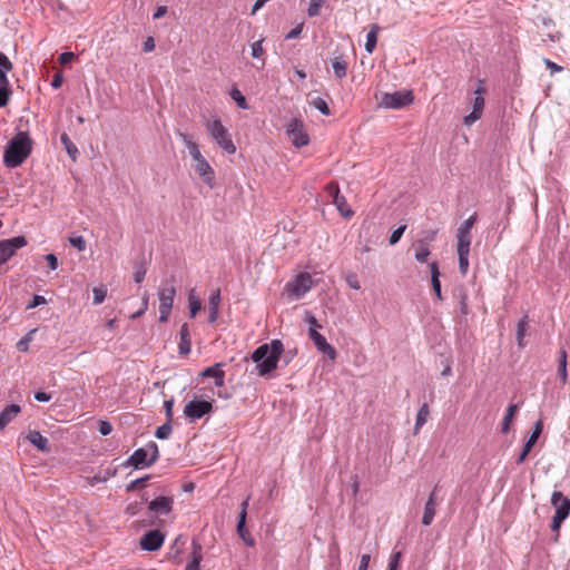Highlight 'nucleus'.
<instances>
[{"label": "nucleus", "instance_id": "774afa93", "mask_svg": "<svg viewBox=\"0 0 570 570\" xmlns=\"http://www.w3.org/2000/svg\"><path fill=\"white\" fill-rule=\"evenodd\" d=\"M35 399L38 402H48L51 400V395L49 393H46L43 391H38L35 393Z\"/></svg>", "mask_w": 570, "mask_h": 570}, {"label": "nucleus", "instance_id": "6ab92c4d", "mask_svg": "<svg viewBox=\"0 0 570 570\" xmlns=\"http://www.w3.org/2000/svg\"><path fill=\"white\" fill-rule=\"evenodd\" d=\"M222 364L216 363L213 366L206 367L200 372L203 377H213L215 385L222 387L225 384V372L220 368Z\"/></svg>", "mask_w": 570, "mask_h": 570}, {"label": "nucleus", "instance_id": "e2e57ef3", "mask_svg": "<svg viewBox=\"0 0 570 570\" xmlns=\"http://www.w3.org/2000/svg\"><path fill=\"white\" fill-rule=\"evenodd\" d=\"M370 561H371V556L370 554H367V553L362 554L361 559H360V563H358L357 570H367Z\"/></svg>", "mask_w": 570, "mask_h": 570}, {"label": "nucleus", "instance_id": "4468645a", "mask_svg": "<svg viewBox=\"0 0 570 570\" xmlns=\"http://www.w3.org/2000/svg\"><path fill=\"white\" fill-rule=\"evenodd\" d=\"M308 337L313 341L317 351L326 355L331 361H335L336 351L335 348L326 341L325 336H323L318 331H308Z\"/></svg>", "mask_w": 570, "mask_h": 570}, {"label": "nucleus", "instance_id": "dca6fc26", "mask_svg": "<svg viewBox=\"0 0 570 570\" xmlns=\"http://www.w3.org/2000/svg\"><path fill=\"white\" fill-rule=\"evenodd\" d=\"M476 223V213L472 214L469 218H466L456 230V244H465L471 245L472 235L471 230Z\"/></svg>", "mask_w": 570, "mask_h": 570}, {"label": "nucleus", "instance_id": "412c9836", "mask_svg": "<svg viewBox=\"0 0 570 570\" xmlns=\"http://www.w3.org/2000/svg\"><path fill=\"white\" fill-rule=\"evenodd\" d=\"M27 440L41 452L48 453L51 450L49 440L38 431H30Z\"/></svg>", "mask_w": 570, "mask_h": 570}, {"label": "nucleus", "instance_id": "7c9ffc66", "mask_svg": "<svg viewBox=\"0 0 570 570\" xmlns=\"http://www.w3.org/2000/svg\"><path fill=\"white\" fill-rule=\"evenodd\" d=\"M188 307L190 317H195L202 308V302L197 296L195 289H191L188 294Z\"/></svg>", "mask_w": 570, "mask_h": 570}, {"label": "nucleus", "instance_id": "de8ad7c7", "mask_svg": "<svg viewBox=\"0 0 570 570\" xmlns=\"http://www.w3.org/2000/svg\"><path fill=\"white\" fill-rule=\"evenodd\" d=\"M11 90L8 86H0V108L4 107L10 98Z\"/></svg>", "mask_w": 570, "mask_h": 570}, {"label": "nucleus", "instance_id": "ea45409f", "mask_svg": "<svg viewBox=\"0 0 570 570\" xmlns=\"http://www.w3.org/2000/svg\"><path fill=\"white\" fill-rule=\"evenodd\" d=\"M311 104L317 110H320L323 115H325V116H330L331 115L330 108H328L326 101L323 98H321V97L314 98L311 101Z\"/></svg>", "mask_w": 570, "mask_h": 570}, {"label": "nucleus", "instance_id": "b1692460", "mask_svg": "<svg viewBox=\"0 0 570 570\" xmlns=\"http://www.w3.org/2000/svg\"><path fill=\"white\" fill-rule=\"evenodd\" d=\"M431 272V283L433 292L439 301H442L440 271L436 262H432L429 265Z\"/></svg>", "mask_w": 570, "mask_h": 570}, {"label": "nucleus", "instance_id": "f8f14e48", "mask_svg": "<svg viewBox=\"0 0 570 570\" xmlns=\"http://www.w3.org/2000/svg\"><path fill=\"white\" fill-rule=\"evenodd\" d=\"M484 92H485V89L482 85V81L480 80L479 87L474 91L475 97L473 99V109L468 116L464 117V119H463L464 125L471 126L472 124H474L476 120H479L482 117V112H483V108H484V104H485L484 97H483Z\"/></svg>", "mask_w": 570, "mask_h": 570}, {"label": "nucleus", "instance_id": "4be33fe9", "mask_svg": "<svg viewBox=\"0 0 570 570\" xmlns=\"http://www.w3.org/2000/svg\"><path fill=\"white\" fill-rule=\"evenodd\" d=\"M470 246L465 244H456V252L459 258V271L462 275H466L469 271V256H470Z\"/></svg>", "mask_w": 570, "mask_h": 570}, {"label": "nucleus", "instance_id": "bb28decb", "mask_svg": "<svg viewBox=\"0 0 570 570\" xmlns=\"http://www.w3.org/2000/svg\"><path fill=\"white\" fill-rule=\"evenodd\" d=\"M237 533L240 537V539L244 541V543L248 547H253L255 544V540L249 533V531L246 529V521H244V517L238 518L237 520V527H236Z\"/></svg>", "mask_w": 570, "mask_h": 570}, {"label": "nucleus", "instance_id": "4d7b16f0", "mask_svg": "<svg viewBox=\"0 0 570 570\" xmlns=\"http://www.w3.org/2000/svg\"><path fill=\"white\" fill-rule=\"evenodd\" d=\"M165 413L167 421L173 420V407H174V399L166 400L164 402Z\"/></svg>", "mask_w": 570, "mask_h": 570}, {"label": "nucleus", "instance_id": "9d476101", "mask_svg": "<svg viewBox=\"0 0 570 570\" xmlns=\"http://www.w3.org/2000/svg\"><path fill=\"white\" fill-rule=\"evenodd\" d=\"M286 134L292 144L297 148L304 147L309 142V137L299 119H292L286 125Z\"/></svg>", "mask_w": 570, "mask_h": 570}, {"label": "nucleus", "instance_id": "864d4df0", "mask_svg": "<svg viewBox=\"0 0 570 570\" xmlns=\"http://www.w3.org/2000/svg\"><path fill=\"white\" fill-rule=\"evenodd\" d=\"M13 68V65L12 62L9 60V58L0 51V70H3V71H11Z\"/></svg>", "mask_w": 570, "mask_h": 570}, {"label": "nucleus", "instance_id": "bf43d9fd", "mask_svg": "<svg viewBox=\"0 0 570 570\" xmlns=\"http://www.w3.org/2000/svg\"><path fill=\"white\" fill-rule=\"evenodd\" d=\"M146 276V268L144 266L136 267L134 272V281L136 283H141Z\"/></svg>", "mask_w": 570, "mask_h": 570}, {"label": "nucleus", "instance_id": "7ed1b4c3", "mask_svg": "<svg viewBox=\"0 0 570 570\" xmlns=\"http://www.w3.org/2000/svg\"><path fill=\"white\" fill-rule=\"evenodd\" d=\"M206 128L210 137L227 154L236 153V146L232 140V136L227 128L222 124L220 119H213L206 122Z\"/></svg>", "mask_w": 570, "mask_h": 570}, {"label": "nucleus", "instance_id": "20e7f679", "mask_svg": "<svg viewBox=\"0 0 570 570\" xmlns=\"http://www.w3.org/2000/svg\"><path fill=\"white\" fill-rule=\"evenodd\" d=\"M158 459V445L155 442H149L144 448L137 449L127 460L126 465L136 469L148 468L153 465Z\"/></svg>", "mask_w": 570, "mask_h": 570}, {"label": "nucleus", "instance_id": "c756f323", "mask_svg": "<svg viewBox=\"0 0 570 570\" xmlns=\"http://www.w3.org/2000/svg\"><path fill=\"white\" fill-rule=\"evenodd\" d=\"M558 374L562 382V384H566L568 381V371H567V351L561 348L559 353V360H558Z\"/></svg>", "mask_w": 570, "mask_h": 570}, {"label": "nucleus", "instance_id": "0e129e2a", "mask_svg": "<svg viewBox=\"0 0 570 570\" xmlns=\"http://www.w3.org/2000/svg\"><path fill=\"white\" fill-rule=\"evenodd\" d=\"M303 26H304L303 23L297 24L295 28H293V29H292V30L286 35V37H285V38H286V39H295V38H297V37L301 35L302 30H303Z\"/></svg>", "mask_w": 570, "mask_h": 570}, {"label": "nucleus", "instance_id": "052dcab7", "mask_svg": "<svg viewBox=\"0 0 570 570\" xmlns=\"http://www.w3.org/2000/svg\"><path fill=\"white\" fill-rule=\"evenodd\" d=\"M43 304H46V298L42 295H35L32 301L27 305V308H35Z\"/></svg>", "mask_w": 570, "mask_h": 570}, {"label": "nucleus", "instance_id": "3c124183", "mask_svg": "<svg viewBox=\"0 0 570 570\" xmlns=\"http://www.w3.org/2000/svg\"><path fill=\"white\" fill-rule=\"evenodd\" d=\"M230 95H232V98L237 102L239 108H243V109L247 108L246 98L242 95V92L239 90L235 89L232 91Z\"/></svg>", "mask_w": 570, "mask_h": 570}, {"label": "nucleus", "instance_id": "9b49d317", "mask_svg": "<svg viewBox=\"0 0 570 570\" xmlns=\"http://www.w3.org/2000/svg\"><path fill=\"white\" fill-rule=\"evenodd\" d=\"M213 410V403L205 400H193L188 402L184 407V414L191 422H195Z\"/></svg>", "mask_w": 570, "mask_h": 570}, {"label": "nucleus", "instance_id": "393cba45", "mask_svg": "<svg viewBox=\"0 0 570 570\" xmlns=\"http://www.w3.org/2000/svg\"><path fill=\"white\" fill-rule=\"evenodd\" d=\"M220 303V293L219 291L213 293L209 297L208 305H209V312H208V322L215 323L218 318V307Z\"/></svg>", "mask_w": 570, "mask_h": 570}, {"label": "nucleus", "instance_id": "cd10ccee", "mask_svg": "<svg viewBox=\"0 0 570 570\" xmlns=\"http://www.w3.org/2000/svg\"><path fill=\"white\" fill-rule=\"evenodd\" d=\"M380 31H381V27L379 24L373 23L371 26L370 31L366 37V42H365V50L368 53H372L374 51L376 43H377V35Z\"/></svg>", "mask_w": 570, "mask_h": 570}, {"label": "nucleus", "instance_id": "ddd939ff", "mask_svg": "<svg viewBox=\"0 0 570 570\" xmlns=\"http://www.w3.org/2000/svg\"><path fill=\"white\" fill-rule=\"evenodd\" d=\"M165 541V535L159 530H150L146 532L140 539V548L145 551L159 550Z\"/></svg>", "mask_w": 570, "mask_h": 570}, {"label": "nucleus", "instance_id": "4c0bfd02", "mask_svg": "<svg viewBox=\"0 0 570 570\" xmlns=\"http://www.w3.org/2000/svg\"><path fill=\"white\" fill-rule=\"evenodd\" d=\"M171 431H173L171 421H167L165 424L160 425L156 430L155 435H156V438H158L160 440H166L171 434Z\"/></svg>", "mask_w": 570, "mask_h": 570}, {"label": "nucleus", "instance_id": "6e6552de", "mask_svg": "<svg viewBox=\"0 0 570 570\" xmlns=\"http://www.w3.org/2000/svg\"><path fill=\"white\" fill-rule=\"evenodd\" d=\"M27 245L24 236H14L0 240V266L13 257L18 249Z\"/></svg>", "mask_w": 570, "mask_h": 570}, {"label": "nucleus", "instance_id": "8fccbe9b", "mask_svg": "<svg viewBox=\"0 0 570 570\" xmlns=\"http://www.w3.org/2000/svg\"><path fill=\"white\" fill-rule=\"evenodd\" d=\"M98 431L104 436L109 435L112 432V425L109 421L101 420L98 423Z\"/></svg>", "mask_w": 570, "mask_h": 570}, {"label": "nucleus", "instance_id": "c85d7f7f", "mask_svg": "<svg viewBox=\"0 0 570 570\" xmlns=\"http://www.w3.org/2000/svg\"><path fill=\"white\" fill-rule=\"evenodd\" d=\"M430 415V410L426 403H423L422 406L419 409L416 413L415 419V425H414V433L416 434L422 426L426 423V420Z\"/></svg>", "mask_w": 570, "mask_h": 570}, {"label": "nucleus", "instance_id": "a19ab883", "mask_svg": "<svg viewBox=\"0 0 570 570\" xmlns=\"http://www.w3.org/2000/svg\"><path fill=\"white\" fill-rule=\"evenodd\" d=\"M430 255V248L425 244H421L415 252V259L420 263L426 262L428 257Z\"/></svg>", "mask_w": 570, "mask_h": 570}, {"label": "nucleus", "instance_id": "72a5a7b5", "mask_svg": "<svg viewBox=\"0 0 570 570\" xmlns=\"http://www.w3.org/2000/svg\"><path fill=\"white\" fill-rule=\"evenodd\" d=\"M543 430V422L542 420H538L533 425V431L531 435L529 436L528 441L524 443V446H528L529 449H532V446L538 441L541 432Z\"/></svg>", "mask_w": 570, "mask_h": 570}, {"label": "nucleus", "instance_id": "473e14b6", "mask_svg": "<svg viewBox=\"0 0 570 570\" xmlns=\"http://www.w3.org/2000/svg\"><path fill=\"white\" fill-rule=\"evenodd\" d=\"M517 410H518V405L517 404H511L507 409V413H505V415L503 417V421H502V424H501V431L503 433H507L510 430V425H511V422L513 420V416H514Z\"/></svg>", "mask_w": 570, "mask_h": 570}, {"label": "nucleus", "instance_id": "58836bf2", "mask_svg": "<svg viewBox=\"0 0 570 570\" xmlns=\"http://www.w3.org/2000/svg\"><path fill=\"white\" fill-rule=\"evenodd\" d=\"M193 166L200 176H206L212 170L204 157L199 158V160H195Z\"/></svg>", "mask_w": 570, "mask_h": 570}, {"label": "nucleus", "instance_id": "13d9d810", "mask_svg": "<svg viewBox=\"0 0 570 570\" xmlns=\"http://www.w3.org/2000/svg\"><path fill=\"white\" fill-rule=\"evenodd\" d=\"M75 53L71 52V51H66V52H62L59 57H58V61L61 63V65H67L69 63L70 61H72L75 59Z\"/></svg>", "mask_w": 570, "mask_h": 570}, {"label": "nucleus", "instance_id": "6e6d98bb", "mask_svg": "<svg viewBox=\"0 0 570 570\" xmlns=\"http://www.w3.org/2000/svg\"><path fill=\"white\" fill-rule=\"evenodd\" d=\"M147 480H148V476L132 480L129 484H127V491H134L137 488L142 487Z\"/></svg>", "mask_w": 570, "mask_h": 570}, {"label": "nucleus", "instance_id": "a18cd8bd", "mask_svg": "<svg viewBox=\"0 0 570 570\" xmlns=\"http://www.w3.org/2000/svg\"><path fill=\"white\" fill-rule=\"evenodd\" d=\"M252 57L256 59H263L265 50L263 48V40H257L252 43Z\"/></svg>", "mask_w": 570, "mask_h": 570}, {"label": "nucleus", "instance_id": "f3484780", "mask_svg": "<svg viewBox=\"0 0 570 570\" xmlns=\"http://www.w3.org/2000/svg\"><path fill=\"white\" fill-rule=\"evenodd\" d=\"M174 500L169 497H157L148 503L149 511L159 514L167 515L173 510Z\"/></svg>", "mask_w": 570, "mask_h": 570}, {"label": "nucleus", "instance_id": "5fc2aeb1", "mask_svg": "<svg viewBox=\"0 0 570 570\" xmlns=\"http://www.w3.org/2000/svg\"><path fill=\"white\" fill-rule=\"evenodd\" d=\"M46 262L51 271H56L59 266L58 258L55 254H47L45 256Z\"/></svg>", "mask_w": 570, "mask_h": 570}, {"label": "nucleus", "instance_id": "f257e3e1", "mask_svg": "<svg viewBox=\"0 0 570 570\" xmlns=\"http://www.w3.org/2000/svg\"><path fill=\"white\" fill-rule=\"evenodd\" d=\"M283 352L284 345L281 340H273L271 343L259 345L252 354L257 374L264 377L273 372L277 367Z\"/></svg>", "mask_w": 570, "mask_h": 570}, {"label": "nucleus", "instance_id": "09e8293b", "mask_svg": "<svg viewBox=\"0 0 570 570\" xmlns=\"http://www.w3.org/2000/svg\"><path fill=\"white\" fill-rule=\"evenodd\" d=\"M406 229V225H402L394 229L390 236V245H395L400 238L402 237L404 230Z\"/></svg>", "mask_w": 570, "mask_h": 570}, {"label": "nucleus", "instance_id": "2f4dec72", "mask_svg": "<svg viewBox=\"0 0 570 570\" xmlns=\"http://www.w3.org/2000/svg\"><path fill=\"white\" fill-rule=\"evenodd\" d=\"M332 67H333L336 78L342 79L346 76L347 63L343 58H341V57L334 58V60L332 61Z\"/></svg>", "mask_w": 570, "mask_h": 570}, {"label": "nucleus", "instance_id": "79ce46f5", "mask_svg": "<svg viewBox=\"0 0 570 570\" xmlns=\"http://www.w3.org/2000/svg\"><path fill=\"white\" fill-rule=\"evenodd\" d=\"M61 142L63 144L67 153L72 157L75 158L76 154L78 153V149L77 147L72 144V141L70 140V138L68 137L67 134H62L61 135Z\"/></svg>", "mask_w": 570, "mask_h": 570}, {"label": "nucleus", "instance_id": "2eb2a0df", "mask_svg": "<svg viewBox=\"0 0 570 570\" xmlns=\"http://www.w3.org/2000/svg\"><path fill=\"white\" fill-rule=\"evenodd\" d=\"M551 503L556 508L554 517L564 521L570 513V499L566 498L562 492L554 491L551 495Z\"/></svg>", "mask_w": 570, "mask_h": 570}, {"label": "nucleus", "instance_id": "a211bd4d", "mask_svg": "<svg viewBox=\"0 0 570 570\" xmlns=\"http://www.w3.org/2000/svg\"><path fill=\"white\" fill-rule=\"evenodd\" d=\"M436 488L430 493L428 501L425 502L424 512L422 517V524L429 527L436 513Z\"/></svg>", "mask_w": 570, "mask_h": 570}, {"label": "nucleus", "instance_id": "0eeeda50", "mask_svg": "<svg viewBox=\"0 0 570 570\" xmlns=\"http://www.w3.org/2000/svg\"><path fill=\"white\" fill-rule=\"evenodd\" d=\"M313 287V278L307 273H299L293 281L286 284V291L294 298L303 297Z\"/></svg>", "mask_w": 570, "mask_h": 570}, {"label": "nucleus", "instance_id": "49530a36", "mask_svg": "<svg viewBox=\"0 0 570 570\" xmlns=\"http://www.w3.org/2000/svg\"><path fill=\"white\" fill-rule=\"evenodd\" d=\"M69 243L72 247L77 248L79 252H82L86 249V240L82 236L70 237Z\"/></svg>", "mask_w": 570, "mask_h": 570}, {"label": "nucleus", "instance_id": "a878e982", "mask_svg": "<svg viewBox=\"0 0 570 570\" xmlns=\"http://www.w3.org/2000/svg\"><path fill=\"white\" fill-rule=\"evenodd\" d=\"M203 560L202 547L199 544L193 546L191 558L185 567V570H200V562Z\"/></svg>", "mask_w": 570, "mask_h": 570}, {"label": "nucleus", "instance_id": "f03ea898", "mask_svg": "<svg viewBox=\"0 0 570 570\" xmlns=\"http://www.w3.org/2000/svg\"><path fill=\"white\" fill-rule=\"evenodd\" d=\"M31 139L27 132H18L9 142L4 153V163L9 167L21 165L31 153Z\"/></svg>", "mask_w": 570, "mask_h": 570}, {"label": "nucleus", "instance_id": "338daca9", "mask_svg": "<svg viewBox=\"0 0 570 570\" xmlns=\"http://www.w3.org/2000/svg\"><path fill=\"white\" fill-rule=\"evenodd\" d=\"M544 65L547 66V68L552 72H559L562 70V67L557 65L556 62L549 60V59H544Z\"/></svg>", "mask_w": 570, "mask_h": 570}, {"label": "nucleus", "instance_id": "aec40b11", "mask_svg": "<svg viewBox=\"0 0 570 570\" xmlns=\"http://www.w3.org/2000/svg\"><path fill=\"white\" fill-rule=\"evenodd\" d=\"M178 348H179V354H181V355H187L190 353L191 340H190V333H189V327H188L187 323H184L180 326Z\"/></svg>", "mask_w": 570, "mask_h": 570}, {"label": "nucleus", "instance_id": "c9c22d12", "mask_svg": "<svg viewBox=\"0 0 570 570\" xmlns=\"http://www.w3.org/2000/svg\"><path fill=\"white\" fill-rule=\"evenodd\" d=\"M527 328H528V317L524 316L518 322V325H517V342L520 347H523V345H524L523 340H524V336L527 333Z\"/></svg>", "mask_w": 570, "mask_h": 570}, {"label": "nucleus", "instance_id": "39448f33", "mask_svg": "<svg viewBox=\"0 0 570 570\" xmlns=\"http://www.w3.org/2000/svg\"><path fill=\"white\" fill-rule=\"evenodd\" d=\"M413 100L414 96L411 90L385 92L381 97L379 105L383 108L401 109L411 105Z\"/></svg>", "mask_w": 570, "mask_h": 570}, {"label": "nucleus", "instance_id": "1a4fd4ad", "mask_svg": "<svg viewBox=\"0 0 570 570\" xmlns=\"http://www.w3.org/2000/svg\"><path fill=\"white\" fill-rule=\"evenodd\" d=\"M325 191L328 197L332 198L336 209L344 218H351L354 215V212L348 206L346 198L341 194L340 187L334 181L326 185Z\"/></svg>", "mask_w": 570, "mask_h": 570}, {"label": "nucleus", "instance_id": "69168bd1", "mask_svg": "<svg viewBox=\"0 0 570 570\" xmlns=\"http://www.w3.org/2000/svg\"><path fill=\"white\" fill-rule=\"evenodd\" d=\"M147 308H148V296H147V295H145V296L142 297L141 309H139V311H137L136 313H134V314L131 315V317H132V318H137V317L141 316V315L147 311Z\"/></svg>", "mask_w": 570, "mask_h": 570}, {"label": "nucleus", "instance_id": "680f3d73", "mask_svg": "<svg viewBox=\"0 0 570 570\" xmlns=\"http://www.w3.org/2000/svg\"><path fill=\"white\" fill-rule=\"evenodd\" d=\"M346 284L350 288H353V289H360L361 288V285H360V282L357 279V277L355 275H348L346 277Z\"/></svg>", "mask_w": 570, "mask_h": 570}, {"label": "nucleus", "instance_id": "603ef678", "mask_svg": "<svg viewBox=\"0 0 570 570\" xmlns=\"http://www.w3.org/2000/svg\"><path fill=\"white\" fill-rule=\"evenodd\" d=\"M460 313L463 316L469 314L468 295L463 291L460 292Z\"/></svg>", "mask_w": 570, "mask_h": 570}, {"label": "nucleus", "instance_id": "e433bc0d", "mask_svg": "<svg viewBox=\"0 0 570 570\" xmlns=\"http://www.w3.org/2000/svg\"><path fill=\"white\" fill-rule=\"evenodd\" d=\"M326 1L327 0H311L307 8L308 17H317L321 13V8L325 4Z\"/></svg>", "mask_w": 570, "mask_h": 570}, {"label": "nucleus", "instance_id": "423d86ee", "mask_svg": "<svg viewBox=\"0 0 570 570\" xmlns=\"http://www.w3.org/2000/svg\"><path fill=\"white\" fill-rule=\"evenodd\" d=\"M175 296H176V288L173 285L161 287L158 291L159 322L165 323L168 321V318L170 316L171 308H173Z\"/></svg>", "mask_w": 570, "mask_h": 570}, {"label": "nucleus", "instance_id": "5701e85b", "mask_svg": "<svg viewBox=\"0 0 570 570\" xmlns=\"http://www.w3.org/2000/svg\"><path fill=\"white\" fill-rule=\"evenodd\" d=\"M21 411L20 405H7L0 413V430H3Z\"/></svg>", "mask_w": 570, "mask_h": 570}, {"label": "nucleus", "instance_id": "c03bdc74", "mask_svg": "<svg viewBox=\"0 0 570 570\" xmlns=\"http://www.w3.org/2000/svg\"><path fill=\"white\" fill-rule=\"evenodd\" d=\"M304 321L308 325V331H318L320 328H322V325L318 323L316 317L311 312L305 313Z\"/></svg>", "mask_w": 570, "mask_h": 570}, {"label": "nucleus", "instance_id": "37998d69", "mask_svg": "<svg viewBox=\"0 0 570 570\" xmlns=\"http://www.w3.org/2000/svg\"><path fill=\"white\" fill-rule=\"evenodd\" d=\"M92 294H94V304L99 305L105 301V298L107 296V289L102 286L94 287Z\"/></svg>", "mask_w": 570, "mask_h": 570}, {"label": "nucleus", "instance_id": "f704fd0d", "mask_svg": "<svg viewBox=\"0 0 570 570\" xmlns=\"http://www.w3.org/2000/svg\"><path fill=\"white\" fill-rule=\"evenodd\" d=\"M181 137L184 138L186 147H187L188 153L191 156L193 160L194 161L199 160V158H202L203 156H202V153L199 150V146L197 145V142L189 139L188 136H186V135H181Z\"/></svg>", "mask_w": 570, "mask_h": 570}]
</instances>
